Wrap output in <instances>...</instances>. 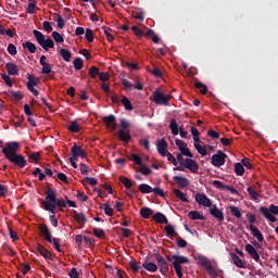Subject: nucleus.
Wrapping results in <instances>:
<instances>
[{
  "label": "nucleus",
  "instance_id": "aec40b11",
  "mask_svg": "<svg viewBox=\"0 0 278 278\" xmlns=\"http://www.w3.org/2000/svg\"><path fill=\"white\" fill-rule=\"evenodd\" d=\"M245 251L249 253V255L252 257L254 262H260V253H257V250L252 244L245 245Z\"/></svg>",
  "mask_w": 278,
  "mask_h": 278
},
{
  "label": "nucleus",
  "instance_id": "f704fd0d",
  "mask_svg": "<svg viewBox=\"0 0 278 278\" xmlns=\"http://www.w3.org/2000/svg\"><path fill=\"white\" fill-rule=\"evenodd\" d=\"M173 192H174V194H175V197H176L177 199H179L180 201H182V203H188V198L186 197L185 193L181 192V190H179V189H174Z\"/></svg>",
  "mask_w": 278,
  "mask_h": 278
},
{
  "label": "nucleus",
  "instance_id": "de8ad7c7",
  "mask_svg": "<svg viewBox=\"0 0 278 278\" xmlns=\"http://www.w3.org/2000/svg\"><path fill=\"white\" fill-rule=\"evenodd\" d=\"M10 94H11V97H13V99H15L16 101H23V99H24V97H25V96H23V92H21V91H14V90H11V91H10Z\"/></svg>",
  "mask_w": 278,
  "mask_h": 278
},
{
  "label": "nucleus",
  "instance_id": "473e14b6",
  "mask_svg": "<svg viewBox=\"0 0 278 278\" xmlns=\"http://www.w3.org/2000/svg\"><path fill=\"white\" fill-rule=\"evenodd\" d=\"M53 16L58 23L59 29H64V27L66 26V22L64 21V18H62V15L54 13Z\"/></svg>",
  "mask_w": 278,
  "mask_h": 278
},
{
  "label": "nucleus",
  "instance_id": "0eeeda50",
  "mask_svg": "<svg viewBox=\"0 0 278 278\" xmlns=\"http://www.w3.org/2000/svg\"><path fill=\"white\" fill-rule=\"evenodd\" d=\"M152 97L156 105H165V108H168V105H170V99H173V96H166L157 90L153 92Z\"/></svg>",
  "mask_w": 278,
  "mask_h": 278
},
{
  "label": "nucleus",
  "instance_id": "cd10ccee",
  "mask_svg": "<svg viewBox=\"0 0 278 278\" xmlns=\"http://www.w3.org/2000/svg\"><path fill=\"white\" fill-rule=\"evenodd\" d=\"M5 70L9 75H18V66L14 63H7Z\"/></svg>",
  "mask_w": 278,
  "mask_h": 278
},
{
  "label": "nucleus",
  "instance_id": "7ed1b4c3",
  "mask_svg": "<svg viewBox=\"0 0 278 278\" xmlns=\"http://www.w3.org/2000/svg\"><path fill=\"white\" fill-rule=\"evenodd\" d=\"M33 34L38 42V45L43 49V51H49L55 47V42L50 37H45L40 30H33Z\"/></svg>",
  "mask_w": 278,
  "mask_h": 278
},
{
  "label": "nucleus",
  "instance_id": "f03ea898",
  "mask_svg": "<svg viewBox=\"0 0 278 278\" xmlns=\"http://www.w3.org/2000/svg\"><path fill=\"white\" fill-rule=\"evenodd\" d=\"M3 155L9 160V162H12L17 168H25L27 161L25 160V156L21 154H16L14 152H10L8 148L2 149Z\"/></svg>",
  "mask_w": 278,
  "mask_h": 278
},
{
  "label": "nucleus",
  "instance_id": "72a5a7b5",
  "mask_svg": "<svg viewBox=\"0 0 278 278\" xmlns=\"http://www.w3.org/2000/svg\"><path fill=\"white\" fill-rule=\"evenodd\" d=\"M139 191L142 194H151V192H153V188H151V186H149L147 184H141V185H139Z\"/></svg>",
  "mask_w": 278,
  "mask_h": 278
},
{
  "label": "nucleus",
  "instance_id": "338daca9",
  "mask_svg": "<svg viewBox=\"0 0 278 278\" xmlns=\"http://www.w3.org/2000/svg\"><path fill=\"white\" fill-rule=\"evenodd\" d=\"M152 192H154V194H156L157 197H162L163 199L164 197H166L164 190H162L160 187H155L154 189H152Z\"/></svg>",
  "mask_w": 278,
  "mask_h": 278
},
{
  "label": "nucleus",
  "instance_id": "a211bd4d",
  "mask_svg": "<svg viewBox=\"0 0 278 278\" xmlns=\"http://www.w3.org/2000/svg\"><path fill=\"white\" fill-rule=\"evenodd\" d=\"M72 157L78 160V157H86V152L81 147L77 146V143H74V146L71 149Z\"/></svg>",
  "mask_w": 278,
  "mask_h": 278
},
{
  "label": "nucleus",
  "instance_id": "2f4dec72",
  "mask_svg": "<svg viewBox=\"0 0 278 278\" xmlns=\"http://www.w3.org/2000/svg\"><path fill=\"white\" fill-rule=\"evenodd\" d=\"M23 49H27V51H29V53H36V45L31 41H26L24 43H22Z\"/></svg>",
  "mask_w": 278,
  "mask_h": 278
},
{
  "label": "nucleus",
  "instance_id": "7c9ffc66",
  "mask_svg": "<svg viewBox=\"0 0 278 278\" xmlns=\"http://www.w3.org/2000/svg\"><path fill=\"white\" fill-rule=\"evenodd\" d=\"M188 217L191 220H205V217H203V215H201L198 211L189 212Z\"/></svg>",
  "mask_w": 278,
  "mask_h": 278
},
{
  "label": "nucleus",
  "instance_id": "bb28decb",
  "mask_svg": "<svg viewBox=\"0 0 278 278\" xmlns=\"http://www.w3.org/2000/svg\"><path fill=\"white\" fill-rule=\"evenodd\" d=\"M212 216H214V218H217V220H225V215L222 213L220 210H218V207L216 206H213L211 210H210Z\"/></svg>",
  "mask_w": 278,
  "mask_h": 278
},
{
  "label": "nucleus",
  "instance_id": "4468645a",
  "mask_svg": "<svg viewBox=\"0 0 278 278\" xmlns=\"http://www.w3.org/2000/svg\"><path fill=\"white\" fill-rule=\"evenodd\" d=\"M156 148L160 155H162L163 157H166V155H168L169 152L166 151V149H168V143L166 142V139H160L156 143Z\"/></svg>",
  "mask_w": 278,
  "mask_h": 278
},
{
  "label": "nucleus",
  "instance_id": "13d9d810",
  "mask_svg": "<svg viewBox=\"0 0 278 278\" xmlns=\"http://www.w3.org/2000/svg\"><path fill=\"white\" fill-rule=\"evenodd\" d=\"M131 30L134 31L135 36H137V38H143L144 31H142V29H139L138 26H132Z\"/></svg>",
  "mask_w": 278,
  "mask_h": 278
},
{
  "label": "nucleus",
  "instance_id": "4d7b16f0",
  "mask_svg": "<svg viewBox=\"0 0 278 278\" xmlns=\"http://www.w3.org/2000/svg\"><path fill=\"white\" fill-rule=\"evenodd\" d=\"M194 147H195L198 153H200V155H203V156L207 155V150L205 149V147H203L199 143H194Z\"/></svg>",
  "mask_w": 278,
  "mask_h": 278
},
{
  "label": "nucleus",
  "instance_id": "6e6d98bb",
  "mask_svg": "<svg viewBox=\"0 0 278 278\" xmlns=\"http://www.w3.org/2000/svg\"><path fill=\"white\" fill-rule=\"evenodd\" d=\"M74 218L80 225H86V215H84L83 213H77Z\"/></svg>",
  "mask_w": 278,
  "mask_h": 278
},
{
  "label": "nucleus",
  "instance_id": "dca6fc26",
  "mask_svg": "<svg viewBox=\"0 0 278 278\" xmlns=\"http://www.w3.org/2000/svg\"><path fill=\"white\" fill-rule=\"evenodd\" d=\"M191 170V173H197L199 170V165L197 164V161L192 159H186V163L182 165V170Z\"/></svg>",
  "mask_w": 278,
  "mask_h": 278
},
{
  "label": "nucleus",
  "instance_id": "e433bc0d",
  "mask_svg": "<svg viewBox=\"0 0 278 278\" xmlns=\"http://www.w3.org/2000/svg\"><path fill=\"white\" fill-rule=\"evenodd\" d=\"M67 129L72 134H79V131H80L79 124H77V122H75V121L70 123V126L67 127Z\"/></svg>",
  "mask_w": 278,
  "mask_h": 278
},
{
  "label": "nucleus",
  "instance_id": "4c0bfd02",
  "mask_svg": "<svg viewBox=\"0 0 278 278\" xmlns=\"http://www.w3.org/2000/svg\"><path fill=\"white\" fill-rule=\"evenodd\" d=\"M102 30L104 31V35L106 36L109 42H114V35H112V29L108 26H102Z\"/></svg>",
  "mask_w": 278,
  "mask_h": 278
},
{
  "label": "nucleus",
  "instance_id": "09e8293b",
  "mask_svg": "<svg viewBox=\"0 0 278 278\" xmlns=\"http://www.w3.org/2000/svg\"><path fill=\"white\" fill-rule=\"evenodd\" d=\"M1 78L3 79V81L7 84L9 88H12V86H14V83L12 81V78L10 77L9 74H1Z\"/></svg>",
  "mask_w": 278,
  "mask_h": 278
},
{
  "label": "nucleus",
  "instance_id": "79ce46f5",
  "mask_svg": "<svg viewBox=\"0 0 278 278\" xmlns=\"http://www.w3.org/2000/svg\"><path fill=\"white\" fill-rule=\"evenodd\" d=\"M100 74H101V72H100L99 67L91 66L89 68V75H90L91 79H97V75H100Z\"/></svg>",
  "mask_w": 278,
  "mask_h": 278
},
{
  "label": "nucleus",
  "instance_id": "c85d7f7f",
  "mask_svg": "<svg viewBox=\"0 0 278 278\" xmlns=\"http://www.w3.org/2000/svg\"><path fill=\"white\" fill-rule=\"evenodd\" d=\"M7 147H8L7 150L9 151V153H16V151L21 149V146L16 141L8 142Z\"/></svg>",
  "mask_w": 278,
  "mask_h": 278
},
{
  "label": "nucleus",
  "instance_id": "ea45409f",
  "mask_svg": "<svg viewBox=\"0 0 278 278\" xmlns=\"http://www.w3.org/2000/svg\"><path fill=\"white\" fill-rule=\"evenodd\" d=\"M122 103L127 112H131V110H134V106L131 105V101L128 100L127 97H123Z\"/></svg>",
  "mask_w": 278,
  "mask_h": 278
},
{
  "label": "nucleus",
  "instance_id": "5701e85b",
  "mask_svg": "<svg viewBox=\"0 0 278 278\" xmlns=\"http://www.w3.org/2000/svg\"><path fill=\"white\" fill-rule=\"evenodd\" d=\"M26 88L38 86L40 79L31 74H27Z\"/></svg>",
  "mask_w": 278,
  "mask_h": 278
},
{
  "label": "nucleus",
  "instance_id": "774afa93",
  "mask_svg": "<svg viewBox=\"0 0 278 278\" xmlns=\"http://www.w3.org/2000/svg\"><path fill=\"white\" fill-rule=\"evenodd\" d=\"M152 75H154V77H162V70L154 67L153 70H151Z\"/></svg>",
  "mask_w": 278,
  "mask_h": 278
},
{
  "label": "nucleus",
  "instance_id": "2eb2a0df",
  "mask_svg": "<svg viewBox=\"0 0 278 278\" xmlns=\"http://www.w3.org/2000/svg\"><path fill=\"white\" fill-rule=\"evenodd\" d=\"M102 123H104V125H106V127L111 129V131H114V129H116V116L114 115L104 116L102 118Z\"/></svg>",
  "mask_w": 278,
  "mask_h": 278
},
{
  "label": "nucleus",
  "instance_id": "20e7f679",
  "mask_svg": "<svg viewBox=\"0 0 278 278\" xmlns=\"http://www.w3.org/2000/svg\"><path fill=\"white\" fill-rule=\"evenodd\" d=\"M167 261L173 262V266L177 277L184 278V271H181V264H188L190 260L186 256L173 255L172 257H167Z\"/></svg>",
  "mask_w": 278,
  "mask_h": 278
},
{
  "label": "nucleus",
  "instance_id": "4be33fe9",
  "mask_svg": "<svg viewBox=\"0 0 278 278\" xmlns=\"http://www.w3.org/2000/svg\"><path fill=\"white\" fill-rule=\"evenodd\" d=\"M250 230L252 231V236L258 240V242H264V236L262 231L257 229L255 225H250Z\"/></svg>",
  "mask_w": 278,
  "mask_h": 278
},
{
  "label": "nucleus",
  "instance_id": "49530a36",
  "mask_svg": "<svg viewBox=\"0 0 278 278\" xmlns=\"http://www.w3.org/2000/svg\"><path fill=\"white\" fill-rule=\"evenodd\" d=\"M235 173L236 175H244V165L241 163L235 164Z\"/></svg>",
  "mask_w": 278,
  "mask_h": 278
},
{
  "label": "nucleus",
  "instance_id": "c756f323",
  "mask_svg": "<svg viewBox=\"0 0 278 278\" xmlns=\"http://www.w3.org/2000/svg\"><path fill=\"white\" fill-rule=\"evenodd\" d=\"M59 54L62 56L64 62H71L72 53L68 49H61L59 50Z\"/></svg>",
  "mask_w": 278,
  "mask_h": 278
},
{
  "label": "nucleus",
  "instance_id": "37998d69",
  "mask_svg": "<svg viewBox=\"0 0 278 278\" xmlns=\"http://www.w3.org/2000/svg\"><path fill=\"white\" fill-rule=\"evenodd\" d=\"M177 160H178L180 166L176 167V170H184V165L186 164L187 159L184 157V154L178 153L177 154Z\"/></svg>",
  "mask_w": 278,
  "mask_h": 278
},
{
  "label": "nucleus",
  "instance_id": "f8f14e48",
  "mask_svg": "<svg viewBox=\"0 0 278 278\" xmlns=\"http://www.w3.org/2000/svg\"><path fill=\"white\" fill-rule=\"evenodd\" d=\"M38 229L42 238H45V240H47V242L51 244V242H53V238L51 237V231L49 230V227H47V225L45 224H39Z\"/></svg>",
  "mask_w": 278,
  "mask_h": 278
},
{
  "label": "nucleus",
  "instance_id": "ddd939ff",
  "mask_svg": "<svg viewBox=\"0 0 278 278\" xmlns=\"http://www.w3.org/2000/svg\"><path fill=\"white\" fill-rule=\"evenodd\" d=\"M154 257L160 266L161 273H167L168 264L166 263V260L164 258V256H162V254H160V252H156V253H154Z\"/></svg>",
  "mask_w": 278,
  "mask_h": 278
},
{
  "label": "nucleus",
  "instance_id": "5fc2aeb1",
  "mask_svg": "<svg viewBox=\"0 0 278 278\" xmlns=\"http://www.w3.org/2000/svg\"><path fill=\"white\" fill-rule=\"evenodd\" d=\"M165 232H166V236L168 237V238H174V236H175V228L172 226V225H167L166 227H165Z\"/></svg>",
  "mask_w": 278,
  "mask_h": 278
},
{
  "label": "nucleus",
  "instance_id": "69168bd1",
  "mask_svg": "<svg viewBox=\"0 0 278 278\" xmlns=\"http://www.w3.org/2000/svg\"><path fill=\"white\" fill-rule=\"evenodd\" d=\"M41 170L43 173V175H53V169H51L50 165H43L41 166Z\"/></svg>",
  "mask_w": 278,
  "mask_h": 278
},
{
  "label": "nucleus",
  "instance_id": "bf43d9fd",
  "mask_svg": "<svg viewBox=\"0 0 278 278\" xmlns=\"http://www.w3.org/2000/svg\"><path fill=\"white\" fill-rule=\"evenodd\" d=\"M52 38L55 42H64V37L58 31L52 33Z\"/></svg>",
  "mask_w": 278,
  "mask_h": 278
},
{
  "label": "nucleus",
  "instance_id": "6ab92c4d",
  "mask_svg": "<svg viewBox=\"0 0 278 278\" xmlns=\"http://www.w3.org/2000/svg\"><path fill=\"white\" fill-rule=\"evenodd\" d=\"M36 251H38V253H40V255H42V257H45L46 260H50L51 262H53V254H51V252H49V250H47L40 243L36 244Z\"/></svg>",
  "mask_w": 278,
  "mask_h": 278
},
{
  "label": "nucleus",
  "instance_id": "412c9836",
  "mask_svg": "<svg viewBox=\"0 0 278 278\" xmlns=\"http://www.w3.org/2000/svg\"><path fill=\"white\" fill-rule=\"evenodd\" d=\"M142 267L148 270V273H157V264L150 262L149 258H147L142 263Z\"/></svg>",
  "mask_w": 278,
  "mask_h": 278
},
{
  "label": "nucleus",
  "instance_id": "b1692460",
  "mask_svg": "<svg viewBox=\"0 0 278 278\" xmlns=\"http://www.w3.org/2000/svg\"><path fill=\"white\" fill-rule=\"evenodd\" d=\"M153 219L159 225H168V219L166 218V215H164L162 213H155L153 216Z\"/></svg>",
  "mask_w": 278,
  "mask_h": 278
},
{
  "label": "nucleus",
  "instance_id": "8fccbe9b",
  "mask_svg": "<svg viewBox=\"0 0 278 278\" xmlns=\"http://www.w3.org/2000/svg\"><path fill=\"white\" fill-rule=\"evenodd\" d=\"M26 11L28 12V14H36V2H34L33 0H28V7Z\"/></svg>",
  "mask_w": 278,
  "mask_h": 278
},
{
  "label": "nucleus",
  "instance_id": "393cba45",
  "mask_svg": "<svg viewBox=\"0 0 278 278\" xmlns=\"http://www.w3.org/2000/svg\"><path fill=\"white\" fill-rule=\"evenodd\" d=\"M174 181L177 184L178 188H186L189 184L188 178L182 176H175Z\"/></svg>",
  "mask_w": 278,
  "mask_h": 278
},
{
  "label": "nucleus",
  "instance_id": "680f3d73",
  "mask_svg": "<svg viewBox=\"0 0 278 278\" xmlns=\"http://www.w3.org/2000/svg\"><path fill=\"white\" fill-rule=\"evenodd\" d=\"M7 51L10 55H16V53H18V51L16 50V46H14V43H9Z\"/></svg>",
  "mask_w": 278,
  "mask_h": 278
},
{
  "label": "nucleus",
  "instance_id": "a19ab883",
  "mask_svg": "<svg viewBox=\"0 0 278 278\" xmlns=\"http://www.w3.org/2000/svg\"><path fill=\"white\" fill-rule=\"evenodd\" d=\"M75 71H81L84 68V60L76 58L73 62Z\"/></svg>",
  "mask_w": 278,
  "mask_h": 278
},
{
  "label": "nucleus",
  "instance_id": "39448f33",
  "mask_svg": "<svg viewBox=\"0 0 278 278\" xmlns=\"http://www.w3.org/2000/svg\"><path fill=\"white\" fill-rule=\"evenodd\" d=\"M121 127L122 129L118 130V138L122 142H126L129 143L131 141V135H129V127H131V125L129 124V122L125 118L121 119Z\"/></svg>",
  "mask_w": 278,
  "mask_h": 278
},
{
  "label": "nucleus",
  "instance_id": "9d476101",
  "mask_svg": "<svg viewBox=\"0 0 278 278\" xmlns=\"http://www.w3.org/2000/svg\"><path fill=\"white\" fill-rule=\"evenodd\" d=\"M227 157V154H225L223 151H217L216 154H213L211 157V164L213 166H225V159Z\"/></svg>",
  "mask_w": 278,
  "mask_h": 278
},
{
  "label": "nucleus",
  "instance_id": "c03bdc74",
  "mask_svg": "<svg viewBox=\"0 0 278 278\" xmlns=\"http://www.w3.org/2000/svg\"><path fill=\"white\" fill-rule=\"evenodd\" d=\"M195 88L200 90L201 94H207V86H205L203 83L198 81L194 84Z\"/></svg>",
  "mask_w": 278,
  "mask_h": 278
},
{
  "label": "nucleus",
  "instance_id": "9b49d317",
  "mask_svg": "<svg viewBox=\"0 0 278 278\" xmlns=\"http://www.w3.org/2000/svg\"><path fill=\"white\" fill-rule=\"evenodd\" d=\"M195 201L199 205H203L204 207H212V200H210L205 193H197Z\"/></svg>",
  "mask_w": 278,
  "mask_h": 278
},
{
  "label": "nucleus",
  "instance_id": "0e129e2a",
  "mask_svg": "<svg viewBox=\"0 0 278 278\" xmlns=\"http://www.w3.org/2000/svg\"><path fill=\"white\" fill-rule=\"evenodd\" d=\"M104 206V214H106V216H113L114 215V208L110 206V204L105 203L103 204Z\"/></svg>",
  "mask_w": 278,
  "mask_h": 278
},
{
  "label": "nucleus",
  "instance_id": "3c124183",
  "mask_svg": "<svg viewBox=\"0 0 278 278\" xmlns=\"http://www.w3.org/2000/svg\"><path fill=\"white\" fill-rule=\"evenodd\" d=\"M81 184L83 186H86V184H88L89 186H97L98 181L92 177H86L85 179L81 180Z\"/></svg>",
  "mask_w": 278,
  "mask_h": 278
},
{
  "label": "nucleus",
  "instance_id": "58836bf2",
  "mask_svg": "<svg viewBox=\"0 0 278 278\" xmlns=\"http://www.w3.org/2000/svg\"><path fill=\"white\" fill-rule=\"evenodd\" d=\"M85 38L87 42H94V31L92 30V28L86 29Z\"/></svg>",
  "mask_w": 278,
  "mask_h": 278
},
{
  "label": "nucleus",
  "instance_id": "603ef678",
  "mask_svg": "<svg viewBox=\"0 0 278 278\" xmlns=\"http://www.w3.org/2000/svg\"><path fill=\"white\" fill-rule=\"evenodd\" d=\"M119 181L123 184V186H125V188H131V186H134V182H131V180L125 176H121Z\"/></svg>",
  "mask_w": 278,
  "mask_h": 278
},
{
  "label": "nucleus",
  "instance_id": "e2e57ef3",
  "mask_svg": "<svg viewBox=\"0 0 278 278\" xmlns=\"http://www.w3.org/2000/svg\"><path fill=\"white\" fill-rule=\"evenodd\" d=\"M241 164H243V168H248V170H251V168H253V164H251L250 159H247V157L242 159Z\"/></svg>",
  "mask_w": 278,
  "mask_h": 278
},
{
  "label": "nucleus",
  "instance_id": "6e6552de",
  "mask_svg": "<svg viewBox=\"0 0 278 278\" xmlns=\"http://www.w3.org/2000/svg\"><path fill=\"white\" fill-rule=\"evenodd\" d=\"M195 260L198 264H200L207 270L208 275H213V277H216V269L214 268V266H212V262H210V258L203 255H199L198 257H195Z\"/></svg>",
  "mask_w": 278,
  "mask_h": 278
},
{
  "label": "nucleus",
  "instance_id": "864d4df0",
  "mask_svg": "<svg viewBox=\"0 0 278 278\" xmlns=\"http://www.w3.org/2000/svg\"><path fill=\"white\" fill-rule=\"evenodd\" d=\"M248 194H250L251 199H253L254 201H257V199H260V193H257V191H255V189H253L252 187L248 188Z\"/></svg>",
  "mask_w": 278,
  "mask_h": 278
},
{
  "label": "nucleus",
  "instance_id": "f257e3e1",
  "mask_svg": "<svg viewBox=\"0 0 278 278\" xmlns=\"http://www.w3.org/2000/svg\"><path fill=\"white\" fill-rule=\"evenodd\" d=\"M41 205H43L45 210L51 212V214H55V207L62 210V207L66 206V202L58 199L53 189H48L46 191V201H42Z\"/></svg>",
  "mask_w": 278,
  "mask_h": 278
},
{
  "label": "nucleus",
  "instance_id": "c9c22d12",
  "mask_svg": "<svg viewBox=\"0 0 278 278\" xmlns=\"http://www.w3.org/2000/svg\"><path fill=\"white\" fill-rule=\"evenodd\" d=\"M140 216H142V218H151V216H153V210L149 207H142L140 210Z\"/></svg>",
  "mask_w": 278,
  "mask_h": 278
},
{
  "label": "nucleus",
  "instance_id": "a878e982",
  "mask_svg": "<svg viewBox=\"0 0 278 278\" xmlns=\"http://www.w3.org/2000/svg\"><path fill=\"white\" fill-rule=\"evenodd\" d=\"M231 261L238 268H245L244 262L236 253H230Z\"/></svg>",
  "mask_w": 278,
  "mask_h": 278
},
{
  "label": "nucleus",
  "instance_id": "423d86ee",
  "mask_svg": "<svg viewBox=\"0 0 278 278\" xmlns=\"http://www.w3.org/2000/svg\"><path fill=\"white\" fill-rule=\"evenodd\" d=\"M260 212L264 216V218H266L270 223H275L277 220V217L274 216V215L278 214V206L277 205L270 204L269 208L266 207V206H261Z\"/></svg>",
  "mask_w": 278,
  "mask_h": 278
},
{
  "label": "nucleus",
  "instance_id": "1a4fd4ad",
  "mask_svg": "<svg viewBox=\"0 0 278 278\" xmlns=\"http://www.w3.org/2000/svg\"><path fill=\"white\" fill-rule=\"evenodd\" d=\"M131 160L139 166V173H141V175H151V168L142 164V157H140V155L131 154Z\"/></svg>",
  "mask_w": 278,
  "mask_h": 278
},
{
  "label": "nucleus",
  "instance_id": "f3484780",
  "mask_svg": "<svg viewBox=\"0 0 278 278\" xmlns=\"http://www.w3.org/2000/svg\"><path fill=\"white\" fill-rule=\"evenodd\" d=\"M40 66H42L41 75H50V79H55V71L52 70L50 63L46 62L42 63Z\"/></svg>",
  "mask_w": 278,
  "mask_h": 278
},
{
  "label": "nucleus",
  "instance_id": "a18cd8bd",
  "mask_svg": "<svg viewBox=\"0 0 278 278\" xmlns=\"http://www.w3.org/2000/svg\"><path fill=\"white\" fill-rule=\"evenodd\" d=\"M229 210L232 216H235L236 218H242V213L240 212V208H238V206H230Z\"/></svg>",
  "mask_w": 278,
  "mask_h": 278
},
{
  "label": "nucleus",
  "instance_id": "052dcab7",
  "mask_svg": "<svg viewBox=\"0 0 278 278\" xmlns=\"http://www.w3.org/2000/svg\"><path fill=\"white\" fill-rule=\"evenodd\" d=\"M129 268L134 270V273H140V265H138V262L136 261H130L129 262Z\"/></svg>",
  "mask_w": 278,
  "mask_h": 278
}]
</instances>
